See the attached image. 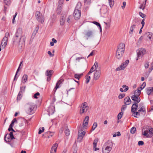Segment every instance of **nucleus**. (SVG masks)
Masks as SVG:
<instances>
[{
	"label": "nucleus",
	"mask_w": 153,
	"mask_h": 153,
	"mask_svg": "<svg viewBox=\"0 0 153 153\" xmlns=\"http://www.w3.org/2000/svg\"><path fill=\"white\" fill-rule=\"evenodd\" d=\"M125 50L124 44L123 43H120L117 47L116 56L117 58L120 59L122 56L123 54L124 53Z\"/></svg>",
	"instance_id": "1"
},
{
	"label": "nucleus",
	"mask_w": 153,
	"mask_h": 153,
	"mask_svg": "<svg viewBox=\"0 0 153 153\" xmlns=\"http://www.w3.org/2000/svg\"><path fill=\"white\" fill-rule=\"evenodd\" d=\"M36 107L35 105L33 103L29 102L27 103L25 105L26 112L30 114H33L35 112Z\"/></svg>",
	"instance_id": "2"
},
{
	"label": "nucleus",
	"mask_w": 153,
	"mask_h": 153,
	"mask_svg": "<svg viewBox=\"0 0 153 153\" xmlns=\"http://www.w3.org/2000/svg\"><path fill=\"white\" fill-rule=\"evenodd\" d=\"M81 6L80 3H78L74 11V16L76 20L79 19L81 16Z\"/></svg>",
	"instance_id": "3"
},
{
	"label": "nucleus",
	"mask_w": 153,
	"mask_h": 153,
	"mask_svg": "<svg viewBox=\"0 0 153 153\" xmlns=\"http://www.w3.org/2000/svg\"><path fill=\"white\" fill-rule=\"evenodd\" d=\"M143 129H146L144 132L142 131V134L144 136H146L147 137H152L153 135V129L152 128H149V126H147L143 127Z\"/></svg>",
	"instance_id": "4"
},
{
	"label": "nucleus",
	"mask_w": 153,
	"mask_h": 153,
	"mask_svg": "<svg viewBox=\"0 0 153 153\" xmlns=\"http://www.w3.org/2000/svg\"><path fill=\"white\" fill-rule=\"evenodd\" d=\"M25 36L23 35L21 37H18V36H15L13 38V43H19L21 42L22 43L25 42Z\"/></svg>",
	"instance_id": "5"
},
{
	"label": "nucleus",
	"mask_w": 153,
	"mask_h": 153,
	"mask_svg": "<svg viewBox=\"0 0 153 153\" xmlns=\"http://www.w3.org/2000/svg\"><path fill=\"white\" fill-rule=\"evenodd\" d=\"M35 16L37 20L42 23L44 22V17L43 15L39 11H37L36 12Z\"/></svg>",
	"instance_id": "6"
},
{
	"label": "nucleus",
	"mask_w": 153,
	"mask_h": 153,
	"mask_svg": "<svg viewBox=\"0 0 153 153\" xmlns=\"http://www.w3.org/2000/svg\"><path fill=\"white\" fill-rule=\"evenodd\" d=\"M88 106L86 102L83 103L81 105L80 109V114H82L86 112L88 108Z\"/></svg>",
	"instance_id": "7"
},
{
	"label": "nucleus",
	"mask_w": 153,
	"mask_h": 153,
	"mask_svg": "<svg viewBox=\"0 0 153 153\" xmlns=\"http://www.w3.org/2000/svg\"><path fill=\"white\" fill-rule=\"evenodd\" d=\"M146 50L144 48L139 49L137 51V57L136 58V60H138L139 57H142L145 53Z\"/></svg>",
	"instance_id": "8"
},
{
	"label": "nucleus",
	"mask_w": 153,
	"mask_h": 153,
	"mask_svg": "<svg viewBox=\"0 0 153 153\" xmlns=\"http://www.w3.org/2000/svg\"><path fill=\"white\" fill-rule=\"evenodd\" d=\"M133 22H135V24H133L131 27L130 31L129 32V33L131 34H132L134 29L136 27V25L140 23L139 20L138 19H134L133 20Z\"/></svg>",
	"instance_id": "9"
},
{
	"label": "nucleus",
	"mask_w": 153,
	"mask_h": 153,
	"mask_svg": "<svg viewBox=\"0 0 153 153\" xmlns=\"http://www.w3.org/2000/svg\"><path fill=\"white\" fill-rule=\"evenodd\" d=\"M25 86L21 87L20 88V91H19L17 96V100L19 101L22 97V94L24 92L25 88Z\"/></svg>",
	"instance_id": "10"
},
{
	"label": "nucleus",
	"mask_w": 153,
	"mask_h": 153,
	"mask_svg": "<svg viewBox=\"0 0 153 153\" xmlns=\"http://www.w3.org/2000/svg\"><path fill=\"white\" fill-rule=\"evenodd\" d=\"M101 72L100 70H96L94 74V79L96 80L99 79L100 76Z\"/></svg>",
	"instance_id": "11"
},
{
	"label": "nucleus",
	"mask_w": 153,
	"mask_h": 153,
	"mask_svg": "<svg viewBox=\"0 0 153 153\" xmlns=\"http://www.w3.org/2000/svg\"><path fill=\"white\" fill-rule=\"evenodd\" d=\"M55 111V106L53 105H51L48 108V112L49 115L53 114Z\"/></svg>",
	"instance_id": "12"
},
{
	"label": "nucleus",
	"mask_w": 153,
	"mask_h": 153,
	"mask_svg": "<svg viewBox=\"0 0 153 153\" xmlns=\"http://www.w3.org/2000/svg\"><path fill=\"white\" fill-rule=\"evenodd\" d=\"M131 99L134 101V103L138 104L140 101V97L137 96L133 95L131 97Z\"/></svg>",
	"instance_id": "13"
},
{
	"label": "nucleus",
	"mask_w": 153,
	"mask_h": 153,
	"mask_svg": "<svg viewBox=\"0 0 153 153\" xmlns=\"http://www.w3.org/2000/svg\"><path fill=\"white\" fill-rule=\"evenodd\" d=\"M111 149V146H107L106 147H103L102 148L103 153H109Z\"/></svg>",
	"instance_id": "14"
},
{
	"label": "nucleus",
	"mask_w": 153,
	"mask_h": 153,
	"mask_svg": "<svg viewBox=\"0 0 153 153\" xmlns=\"http://www.w3.org/2000/svg\"><path fill=\"white\" fill-rule=\"evenodd\" d=\"M66 15H62L60 17V23L61 25H63L65 22Z\"/></svg>",
	"instance_id": "15"
},
{
	"label": "nucleus",
	"mask_w": 153,
	"mask_h": 153,
	"mask_svg": "<svg viewBox=\"0 0 153 153\" xmlns=\"http://www.w3.org/2000/svg\"><path fill=\"white\" fill-rule=\"evenodd\" d=\"M22 29L20 28H18L15 33V35L18 36V37H21L22 36Z\"/></svg>",
	"instance_id": "16"
},
{
	"label": "nucleus",
	"mask_w": 153,
	"mask_h": 153,
	"mask_svg": "<svg viewBox=\"0 0 153 153\" xmlns=\"http://www.w3.org/2000/svg\"><path fill=\"white\" fill-rule=\"evenodd\" d=\"M58 146V144L57 143H55L51 148V153H55L56 152V148Z\"/></svg>",
	"instance_id": "17"
},
{
	"label": "nucleus",
	"mask_w": 153,
	"mask_h": 153,
	"mask_svg": "<svg viewBox=\"0 0 153 153\" xmlns=\"http://www.w3.org/2000/svg\"><path fill=\"white\" fill-rule=\"evenodd\" d=\"M131 100L129 97H127L125 98L124 103L126 105H129L131 103Z\"/></svg>",
	"instance_id": "18"
},
{
	"label": "nucleus",
	"mask_w": 153,
	"mask_h": 153,
	"mask_svg": "<svg viewBox=\"0 0 153 153\" xmlns=\"http://www.w3.org/2000/svg\"><path fill=\"white\" fill-rule=\"evenodd\" d=\"M7 136H10V138L11 140H13V139H14L15 138L14 137L13 134V133L12 132H10L9 134H7L5 135L4 137V139L5 142H6L7 140H6V137Z\"/></svg>",
	"instance_id": "19"
},
{
	"label": "nucleus",
	"mask_w": 153,
	"mask_h": 153,
	"mask_svg": "<svg viewBox=\"0 0 153 153\" xmlns=\"http://www.w3.org/2000/svg\"><path fill=\"white\" fill-rule=\"evenodd\" d=\"M138 107V105L137 104V103H134L131 107V111L132 112H134L136 111H137V108Z\"/></svg>",
	"instance_id": "20"
},
{
	"label": "nucleus",
	"mask_w": 153,
	"mask_h": 153,
	"mask_svg": "<svg viewBox=\"0 0 153 153\" xmlns=\"http://www.w3.org/2000/svg\"><path fill=\"white\" fill-rule=\"evenodd\" d=\"M64 80L62 79H61L59 80L56 83V86L55 87V89L56 90L59 87V85L63 82Z\"/></svg>",
	"instance_id": "21"
},
{
	"label": "nucleus",
	"mask_w": 153,
	"mask_h": 153,
	"mask_svg": "<svg viewBox=\"0 0 153 153\" xmlns=\"http://www.w3.org/2000/svg\"><path fill=\"white\" fill-rule=\"evenodd\" d=\"M107 11V7H103L100 9V13L101 14H105Z\"/></svg>",
	"instance_id": "22"
},
{
	"label": "nucleus",
	"mask_w": 153,
	"mask_h": 153,
	"mask_svg": "<svg viewBox=\"0 0 153 153\" xmlns=\"http://www.w3.org/2000/svg\"><path fill=\"white\" fill-rule=\"evenodd\" d=\"M85 134V131H82V130H79L78 131V136L79 137H81L82 139Z\"/></svg>",
	"instance_id": "23"
},
{
	"label": "nucleus",
	"mask_w": 153,
	"mask_h": 153,
	"mask_svg": "<svg viewBox=\"0 0 153 153\" xmlns=\"http://www.w3.org/2000/svg\"><path fill=\"white\" fill-rule=\"evenodd\" d=\"M98 140L97 138H96L94 140L93 143V147L95 149V151H97L99 150V149L98 148H96L97 143L98 142Z\"/></svg>",
	"instance_id": "24"
},
{
	"label": "nucleus",
	"mask_w": 153,
	"mask_h": 153,
	"mask_svg": "<svg viewBox=\"0 0 153 153\" xmlns=\"http://www.w3.org/2000/svg\"><path fill=\"white\" fill-rule=\"evenodd\" d=\"M7 41H3V39H2L0 45L1 47L2 48V49H4L5 47L7 45Z\"/></svg>",
	"instance_id": "25"
},
{
	"label": "nucleus",
	"mask_w": 153,
	"mask_h": 153,
	"mask_svg": "<svg viewBox=\"0 0 153 153\" xmlns=\"http://www.w3.org/2000/svg\"><path fill=\"white\" fill-rule=\"evenodd\" d=\"M93 35V32L91 30H88L85 34V35L88 37H92Z\"/></svg>",
	"instance_id": "26"
},
{
	"label": "nucleus",
	"mask_w": 153,
	"mask_h": 153,
	"mask_svg": "<svg viewBox=\"0 0 153 153\" xmlns=\"http://www.w3.org/2000/svg\"><path fill=\"white\" fill-rule=\"evenodd\" d=\"M146 92L148 95H150L151 93L153 92L152 87H149L146 88Z\"/></svg>",
	"instance_id": "27"
},
{
	"label": "nucleus",
	"mask_w": 153,
	"mask_h": 153,
	"mask_svg": "<svg viewBox=\"0 0 153 153\" xmlns=\"http://www.w3.org/2000/svg\"><path fill=\"white\" fill-rule=\"evenodd\" d=\"M147 0H145L141 4L139 8L140 9H142L143 10H144L146 7V2Z\"/></svg>",
	"instance_id": "28"
},
{
	"label": "nucleus",
	"mask_w": 153,
	"mask_h": 153,
	"mask_svg": "<svg viewBox=\"0 0 153 153\" xmlns=\"http://www.w3.org/2000/svg\"><path fill=\"white\" fill-rule=\"evenodd\" d=\"M28 77V76L27 74H24L22 77V82L23 83L26 82L27 79Z\"/></svg>",
	"instance_id": "29"
},
{
	"label": "nucleus",
	"mask_w": 153,
	"mask_h": 153,
	"mask_svg": "<svg viewBox=\"0 0 153 153\" xmlns=\"http://www.w3.org/2000/svg\"><path fill=\"white\" fill-rule=\"evenodd\" d=\"M53 73V71L52 70H47L46 71L45 75L47 76H51Z\"/></svg>",
	"instance_id": "30"
},
{
	"label": "nucleus",
	"mask_w": 153,
	"mask_h": 153,
	"mask_svg": "<svg viewBox=\"0 0 153 153\" xmlns=\"http://www.w3.org/2000/svg\"><path fill=\"white\" fill-rule=\"evenodd\" d=\"M146 35L147 36L149 39L150 40H152L153 39V34L151 33L150 34L149 32H147L146 33Z\"/></svg>",
	"instance_id": "31"
},
{
	"label": "nucleus",
	"mask_w": 153,
	"mask_h": 153,
	"mask_svg": "<svg viewBox=\"0 0 153 153\" xmlns=\"http://www.w3.org/2000/svg\"><path fill=\"white\" fill-rule=\"evenodd\" d=\"M10 33L8 32L5 33L4 37L3 38V41H7V37L10 35Z\"/></svg>",
	"instance_id": "32"
},
{
	"label": "nucleus",
	"mask_w": 153,
	"mask_h": 153,
	"mask_svg": "<svg viewBox=\"0 0 153 153\" xmlns=\"http://www.w3.org/2000/svg\"><path fill=\"white\" fill-rule=\"evenodd\" d=\"M124 66V64H123L122 63L120 66H119L117 68L116 70L117 71L123 70L125 68Z\"/></svg>",
	"instance_id": "33"
},
{
	"label": "nucleus",
	"mask_w": 153,
	"mask_h": 153,
	"mask_svg": "<svg viewBox=\"0 0 153 153\" xmlns=\"http://www.w3.org/2000/svg\"><path fill=\"white\" fill-rule=\"evenodd\" d=\"M140 92L141 91L139 90L138 88H137V89L134 92V95L137 96H139V95L140 94Z\"/></svg>",
	"instance_id": "34"
},
{
	"label": "nucleus",
	"mask_w": 153,
	"mask_h": 153,
	"mask_svg": "<svg viewBox=\"0 0 153 153\" xmlns=\"http://www.w3.org/2000/svg\"><path fill=\"white\" fill-rule=\"evenodd\" d=\"M93 23L99 27L100 31V32H101L102 28L100 24L99 23L95 21L93 22Z\"/></svg>",
	"instance_id": "35"
},
{
	"label": "nucleus",
	"mask_w": 153,
	"mask_h": 153,
	"mask_svg": "<svg viewBox=\"0 0 153 153\" xmlns=\"http://www.w3.org/2000/svg\"><path fill=\"white\" fill-rule=\"evenodd\" d=\"M83 74H76L74 75V77L76 79L79 80L80 78L82 76Z\"/></svg>",
	"instance_id": "36"
},
{
	"label": "nucleus",
	"mask_w": 153,
	"mask_h": 153,
	"mask_svg": "<svg viewBox=\"0 0 153 153\" xmlns=\"http://www.w3.org/2000/svg\"><path fill=\"white\" fill-rule=\"evenodd\" d=\"M62 7H61L60 6H58L57 8L56 11L57 13L58 14H59L61 11Z\"/></svg>",
	"instance_id": "37"
},
{
	"label": "nucleus",
	"mask_w": 153,
	"mask_h": 153,
	"mask_svg": "<svg viewBox=\"0 0 153 153\" xmlns=\"http://www.w3.org/2000/svg\"><path fill=\"white\" fill-rule=\"evenodd\" d=\"M97 126V124L96 122H94L93 124L91 131H92L95 130Z\"/></svg>",
	"instance_id": "38"
},
{
	"label": "nucleus",
	"mask_w": 153,
	"mask_h": 153,
	"mask_svg": "<svg viewBox=\"0 0 153 153\" xmlns=\"http://www.w3.org/2000/svg\"><path fill=\"white\" fill-rule=\"evenodd\" d=\"M108 1L110 7H112L114 4V0H108Z\"/></svg>",
	"instance_id": "39"
},
{
	"label": "nucleus",
	"mask_w": 153,
	"mask_h": 153,
	"mask_svg": "<svg viewBox=\"0 0 153 153\" xmlns=\"http://www.w3.org/2000/svg\"><path fill=\"white\" fill-rule=\"evenodd\" d=\"M146 85V83L145 82H144L141 85L140 87L139 88H138L141 91V90L143 89L145 87Z\"/></svg>",
	"instance_id": "40"
},
{
	"label": "nucleus",
	"mask_w": 153,
	"mask_h": 153,
	"mask_svg": "<svg viewBox=\"0 0 153 153\" xmlns=\"http://www.w3.org/2000/svg\"><path fill=\"white\" fill-rule=\"evenodd\" d=\"M85 78L86 79V82L87 83H88L89 82V81L91 79V77L90 76H89L88 75H86L85 77Z\"/></svg>",
	"instance_id": "41"
},
{
	"label": "nucleus",
	"mask_w": 153,
	"mask_h": 153,
	"mask_svg": "<svg viewBox=\"0 0 153 153\" xmlns=\"http://www.w3.org/2000/svg\"><path fill=\"white\" fill-rule=\"evenodd\" d=\"M45 128L44 127H42V128H40L39 129L38 134H41L42 132H43Z\"/></svg>",
	"instance_id": "42"
},
{
	"label": "nucleus",
	"mask_w": 153,
	"mask_h": 153,
	"mask_svg": "<svg viewBox=\"0 0 153 153\" xmlns=\"http://www.w3.org/2000/svg\"><path fill=\"white\" fill-rule=\"evenodd\" d=\"M123 114V112L122 111L121 112H120V113H119V114H118L117 115V118L118 120H119L121 118Z\"/></svg>",
	"instance_id": "43"
},
{
	"label": "nucleus",
	"mask_w": 153,
	"mask_h": 153,
	"mask_svg": "<svg viewBox=\"0 0 153 153\" xmlns=\"http://www.w3.org/2000/svg\"><path fill=\"white\" fill-rule=\"evenodd\" d=\"M65 133L66 136H68L70 134V131L68 129H66L65 131Z\"/></svg>",
	"instance_id": "44"
},
{
	"label": "nucleus",
	"mask_w": 153,
	"mask_h": 153,
	"mask_svg": "<svg viewBox=\"0 0 153 153\" xmlns=\"http://www.w3.org/2000/svg\"><path fill=\"white\" fill-rule=\"evenodd\" d=\"M138 112H142L145 113V108L143 107H142L140 109L138 110Z\"/></svg>",
	"instance_id": "45"
},
{
	"label": "nucleus",
	"mask_w": 153,
	"mask_h": 153,
	"mask_svg": "<svg viewBox=\"0 0 153 153\" xmlns=\"http://www.w3.org/2000/svg\"><path fill=\"white\" fill-rule=\"evenodd\" d=\"M132 113H133V114H134V117H137V115H138V116H140V114L139 113V112H138V111H136V112L135 111H134V112H133Z\"/></svg>",
	"instance_id": "46"
},
{
	"label": "nucleus",
	"mask_w": 153,
	"mask_h": 153,
	"mask_svg": "<svg viewBox=\"0 0 153 153\" xmlns=\"http://www.w3.org/2000/svg\"><path fill=\"white\" fill-rule=\"evenodd\" d=\"M19 70L20 69H19V68H18L17 69V71H16V74H15L14 78V80H16L17 79V78L18 77V76H17V74L18 73L19 71Z\"/></svg>",
	"instance_id": "47"
},
{
	"label": "nucleus",
	"mask_w": 153,
	"mask_h": 153,
	"mask_svg": "<svg viewBox=\"0 0 153 153\" xmlns=\"http://www.w3.org/2000/svg\"><path fill=\"white\" fill-rule=\"evenodd\" d=\"M136 131V128L135 127H133L131 129L130 132L131 133L133 134Z\"/></svg>",
	"instance_id": "48"
},
{
	"label": "nucleus",
	"mask_w": 153,
	"mask_h": 153,
	"mask_svg": "<svg viewBox=\"0 0 153 153\" xmlns=\"http://www.w3.org/2000/svg\"><path fill=\"white\" fill-rule=\"evenodd\" d=\"M129 62V60H127L124 62H123L122 64H124V66L125 67V68H126L128 65Z\"/></svg>",
	"instance_id": "49"
},
{
	"label": "nucleus",
	"mask_w": 153,
	"mask_h": 153,
	"mask_svg": "<svg viewBox=\"0 0 153 153\" xmlns=\"http://www.w3.org/2000/svg\"><path fill=\"white\" fill-rule=\"evenodd\" d=\"M63 0H59V5H58V6H60L61 7H62V6H63Z\"/></svg>",
	"instance_id": "50"
},
{
	"label": "nucleus",
	"mask_w": 153,
	"mask_h": 153,
	"mask_svg": "<svg viewBox=\"0 0 153 153\" xmlns=\"http://www.w3.org/2000/svg\"><path fill=\"white\" fill-rule=\"evenodd\" d=\"M122 87L123 88H125V89L124 90V91L126 92V91L128 89V86H126V85H124L122 86Z\"/></svg>",
	"instance_id": "51"
},
{
	"label": "nucleus",
	"mask_w": 153,
	"mask_h": 153,
	"mask_svg": "<svg viewBox=\"0 0 153 153\" xmlns=\"http://www.w3.org/2000/svg\"><path fill=\"white\" fill-rule=\"evenodd\" d=\"M4 3L6 5H9L10 2L9 0H4Z\"/></svg>",
	"instance_id": "52"
},
{
	"label": "nucleus",
	"mask_w": 153,
	"mask_h": 153,
	"mask_svg": "<svg viewBox=\"0 0 153 153\" xmlns=\"http://www.w3.org/2000/svg\"><path fill=\"white\" fill-rule=\"evenodd\" d=\"M95 68V70H97V67H98V64L97 62H95L94 63V65Z\"/></svg>",
	"instance_id": "53"
},
{
	"label": "nucleus",
	"mask_w": 153,
	"mask_h": 153,
	"mask_svg": "<svg viewBox=\"0 0 153 153\" xmlns=\"http://www.w3.org/2000/svg\"><path fill=\"white\" fill-rule=\"evenodd\" d=\"M140 16L142 18H144L146 16V15L144 14L143 13L141 12H139V13Z\"/></svg>",
	"instance_id": "54"
},
{
	"label": "nucleus",
	"mask_w": 153,
	"mask_h": 153,
	"mask_svg": "<svg viewBox=\"0 0 153 153\" xmlns=\"http://www.w3.org/2000/svg\"><path fill=\"white\" fill-rule=\"evenodd\" d=\"M88 123H87L86 122H85V121H83V127L84 128H85L86 127V126L88 125Z\"/></svg>",
	"instance_id": "55"
},
{
	"label": "nucleus",
	"mask_w": 153,
	"mask_h": 153,
	"mask_svg": "<svg viewBox=\"0 0 153 153\" xmlns=\"http://www.w3.org/2000/svg\"><path fill=\"white\" fill-rule=\"evenodd\" d=\"M88 121H89V117H88V116H86L85 117L84 120V121H85V122H86L87 123H88Z\"/></svg>",
	"instance_id": "56"
},
{
	"label": "nucleus",
	"mask_w": 153,
	"mask_h": 153,
	"mask_svg": "<svg viewBox=\"0 0 153 153\" xmlns=\"http://www.w3.org/2000/svg\"><path fill=\"white\" fill-rule=\"evenodd\" d=\"M125 96V94H120L118 96V98L119 99H121L123 98Z\"/></svg>",
	"instance_id": "57"
},
{
	"label": "nucleus",
	"mask_w": 153,
	"mask_h": 153,
	"mask_svg": "<svg viewBox=\"0 0 153 153\" xmlns=\"http://www.w3.org/2000/svg\"><path fill=\"white\" fill-rule=\"evenodd\" d=\"M126 108V105H123L121 108V111L123 112V111H124Z\"/></svg>",
	"instance_id": "58"
},
{
	"label": "nucleus",
	"mask_w": 153,
	"mask_h": 153,
	"mask_svg": "<svg viewBox=\"0 0 153 153\" xmlns=\"http://www.w3.org/2000/svg\"><path fill=\"white\" fill-rule=\"evenodd\" d=\"M39 94H40L39 92H36L35 94H34V95L33 96L36 99L38 98L37 96L39 95Z\"/></svg>",
	"instance_id": "59"
},
{
	"label": "nucleus",
	"mask_w": 153,
	"mask_h": 153,
	"mask_svg": "<svg viewBox=\"0 0 153 153\" xmlns=\"http://www.w3.org/2000/svg\"><path fill=\"white\" fill-rule=\"evenodd\" d=\"M49 133L50 134L48 136V138H50L51 137H52L53 135L54 134V132L51 131H49Z\"/></svg>",
	"instance_id": "60"
},
{
	"label": "nucleus",
	"mask_w": 153,
	"mask_h": 153,
	"mask_svg": "<svg viewBox=\"0 0 153 153\" xmlns=\"http://www.w3.org/2000/svg\"><path fill=\"white\" fill-rule=\"evenodd\" d=\"M126 2L125 1H124L123 3V5L121 6V7L123 9H124L126 6Z\"/></svg>",
	"instance_id": "61"
},
{
	"label": "nucleus",
	"mask_w": 153,
	"mask_h": 153,
	"mask_svg": "<svg viewBox=\"0 0 153 153\" xmlns=\"http://www.w3.org/2000/svg\"><path fill=\"white\" fill-rule=\"evenodd\" d=\"M144 144V142L142 141H139L138 142V145L139 146L143 145Z\"/></svg>",
	"instance_id": "62"
},
{
	"label": "nucleus",
	"mask_w": 153,
	"mask_h": 153,
	"mask_svg": "<svg viewBox=\"0 0 153 153\" xmlns=\"http://www.w3.org/2000/svg\"><path fill=\"white\" fill-rule=\"evenodd\" d=\"M12 124H14V123H17V120H16V119L15 118H14V119L12 121H11V122Z\"/></svg>",
	"instance_id": "63"
},
{
	"label": "nucleus",
	"mask_w": 153,
	"mask_h": 153,
	"mask_svg": "<svg viewBox=\"0 0 153 153\" xmlns=\"http://www.w3.org/2000/svg\"><path fill=\"white\" fill-rule=\"evenodd\" d=\"M72 18V17L71 16H68V18L67 19V22L68 23L70 22V19Z\"/></svg>",
	"instance_id": "64"
}]
</instances>
